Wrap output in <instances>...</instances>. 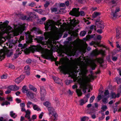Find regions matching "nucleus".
Wrapping results in <instances>:
<instances>
[{
	"instance_id": "obj_1",
	"label": "nucleus",
	"mask_w": 121,
	"mask_h": 121,
	"mask_svg": "<svg viewBox=\"0 0 121 121\" xmlns=\"http://www.w3.org/2000/svg\"><path fill=\"white\" fill-rule=\"evenodd\" d=\"M96 61L99 62L98 59L92 60L82 67L80 70V72L79 73L80 76L78 77H77L76 74L78 73V71H77V65H78L79 63L82 61L80 58L79 59L77 62L75 63V67H73V69H71L65 65L61 61H57L55 63L57 65L58 64H61V65L59 67L60 71L65 74H69V76L73 78L74 81H77L80 85L81 89L82 90L84 93H85L87 89H89L88 92L90 91V89H91L92 86L89 82L94 78L93 76L92 75H89L88 76L86 75V74L88 72L87 66L88 65L90 66L92 70H94L96 66L95 62Z\"/></svg>"
},
{
	"instance_id": "obj_2",
	"label": "nucleus",
	"mask_w": 121,
	"mask_h": 121,
	"mask_svg": "<svg viewBox=\"0 0 121 121\" xmlns=\"http://www.w3.org/2000/svg\"><path fill=\"white\" fill-rule=\"evenodd\" d=\"M79 21L77 20L75 18L73 19H70V24L68 27L67 30H61L59 29L58 28L56 27L55 25L49 20L46 23H44L45 25V30H78L79 29H76L75 26L77 24L79 23Z\"/></svg>"
},
{
	"instance_id": "obj_3",
	"label": "nucleus",
	"mask_w": 121,
	"mask_h": 121,
	"mask_svg": "<svg viewBox=\"0 0 121 121\" xmlns=\"http://www.w3.org/2000/svg\"><path fill=\"white\" fill-rule=\"evenodd\" d=\"M59 32H48L45 33L44 35L45 36V39H48L47 41L44 42L41 41L39 42L42 45H49L50 47H52V43H54L55 40L58 39L59 35Z\"/></svg>"
},
{
	"instance_id": "obj_4",
	"label": "nucleus",
	"mask_w": 121,
	"mask_h": 121,
	"mask_svg": "<svg viewBox=\"0 0 121 121\" xmlns=\"http://www.w3.org/2000/svg\"><path fill=\"white\" fill-rule=\"evenodd\" d=\"M9 22L7 20H5L3 22H0V30H25L26 29L25 26L26 24H24L21 25H13V28L10 25H9Z\"/></svg>"
},
{
	"instance_id": "obj_5",
	"label": "nucleus",
	"mask_w": 121,
	"mask_h": 121,
	"mask_svg": "<svg viewBox=\"0 0 121 121\" xmlns=\"http://www.w3.org/2000/svg\"><path fill=\"white\" fill-rule=\"evenodd\" d=\"M35 48L37 51L41 52L46 58H50L51 57L52 52L50 50L43 48L40 45H38L35 47Z\"/></svg>"
},
{
	"instance_id": "obj_6",
	"label": "nucleus",
	"mask_w": 121,
	"mask_h": 121,
	"mask_svg": "<svg viewBox=\"0 0 121 121\" xmlns=\"http://www.w3.org/2000/svg\"><path fill=\"white\" fill-rule=\"evenodd\" d=\"M43 105L47 107H48V109L49 112V115L51 117V118L52 119L53 117V120H56L57 116V114L55 112L54 108L52 107H49L50 105V103L46 101L43 103Z\"/></svg>"
},
{
	"instance_id": "obj_7",
	"label": "nucleus",
	"mask_w": 121,
	"mask_h": 121,
	"mask_svg": "<svg viewBox=\"0 0 121 121\" xmlns=\"http://www.w3.org/2000/svg\"><path fill=\"white\" fill-rule=\"evenodd\" d=\"M13 53V51L9 50L6 48L1 50H0V60H1L3 59L5 55L9 57Z\"/></svg>"
},
{
	"instance_id": "obj_8",
	"label": "nucleus",
	"mask_w": 121,
	"mask_h": 121,
	"mask_svg": "<svg viewBox=\"0 0 121 121\" xmlns=\"http://www.w3.org/2000/svg\"><path fill=\"white\" fill-rule=\"evenodd\" d=\"M79 8H74L70 12L69 14L76 17H78L80 15L81 16H84L85 14L84 12L82 11H81L80 12H79Z\"/></svg>"
},
{
	"instance_id": "obj_9",
	"label": "nucleus",
	"mask_w": 121,
	"mask_h": 121,
	"mask_svg": "<svg viewBox=\"0 0 121 121\" xmlns=\"http://www.w3.org/2000/svg\"><path fill=\"white\" fill-rule=\"evenodd\" d=\"M29 17H27L26 20L28 21L32 20V19L37 20L39 18L38 16L34 12H30L28 14Z\"/></svg>"
},
{
	"instance_id": "obj_10",
	"label": "nucleus",
	"mask_w": 121,
	"mask_h": 121,
	"mask_svg": "<svg viewBox=\"0 0 121 121\" xmlns=\"http://www.w3.org/2000/svg\"><path fill=\"white\" fill-rule=\"evenodd\" d=\"M95 24L96 27L97 28H100V29H97V30H102L103 29L104 26L102 21H100L99 19H97L95 21Z\"/></svg>"
},
{
	"instance_id": "obj_11",
	"label": "nucleus",
	"mask_w": 121,
	"mask_h": 121,
	"mask_svg": "<svg viewBox=\"0 0 121 121\" xmlns=\"http://www.w3.org/2000/svg\"><path fill=\"white\" fill-rule=\"evenodd\" d=\"M105 51L102 50L98 51L96 49L93 51L91 53V54L92 56H95L99 54H100L103 56L105 55Z\"/></svg>"
},
{
	"instance_id": "obj_12",
	"label": "nucleus",
	"mask_w": 121,
	"mask_h": 121,
	"mask_svg": "<svg viewBox=\"0 0 121 121\" xmlns=\"http://www.w3.org/2000/svg\"><path fill=\"white\" fill-rule=\"evenodd\" d=\"M30 31H28L25 33L26 35V39L28 40L29 43H31L32 41V38L33 36L31 34V33Z\"/></svg>"
},
{
	"instance_id": "obj_13",
	"label": "nucleus",
	"mask_w": 121,
	"mask_h": 121,
	"mask_svg": "<svg viewBox=\"0 0 121 121\" xmlns=\"http://www.w3.org/2000/svg\"><path fill=\"white\" fill-rule=\"evenodd\" d=\"M40 92L41 96V100L43 101L44 99L43 97L45 96L46 94V91L43 87L42 86L40 87Z\"/></svg>"
},
{
	"instance_id": "obj_14",
	"label": "nucleus",
	"mask_w": 121,
	"mask_h": 121,
	"mask_svg": "<svg viewBox=\"0 0 121 121\" xmlns=\"http://www.w3.org/2000/svg\"><path fill=\"white\" fill-rule=\"evenodd\" d=\"M118 93L116 95L115 93L114 92H112L110 94V96L111 98L115 99L116 98H118L120 95L119 93L121 92V90L120 91V89L118 90Z\"/></svg>"
},
{
	"instance_id": "obj_15",
	"label": "nucleus",
	"mask_w": 121,
	"mask_h": 121,
	"mask_svg": "<svg viewBox=\"0 0 121 121\" xmlns=\"http://www.w3.org/2000/svg\"><path fill=\"white\" fill-rule=\"evenodd\" d=\"M109 92L108 90H107L105 91L104 93V98L102 99L104 103L107 102V99L109 98V96L108 95Z\"/></svg>"
},
{
	"instance_id": "obj_16",
	"label": "nucleus",
	"mask_w": 121,
	"mask_h": 121,
	"mask_svg": "<svg viewBox=\"0 0 121 121\" xmlns=\"http://www.w3.org/2000/svg\"><path fill=\"white\" fill-rule=\"evenodd\" d=\"M24 75H21L19 77L15 79V82L17 83L18 84L24 79Z\"/></svg>"
},
{
	"instance_id": "obj_17",
	"label": "nucleus",
	"mask_w": 121,
	"mask_h": 121,
	"mask_svg": "<svg viewBox=\"0 0 121 121\" xmlns=\"http://www.w3.org/2000/svg\"><path fill=\"white\" fill-rule=\"evenodd\" d=\"M87 102V99H86L85 98L79 100V104L81 105H83Z\"/></svg>"
},
{
	"instance_id": "obj_18",
	"label": "nucleus",
	"mask_w": 121,
	"mask_h": 121,
	"mask_svg": "<svg viewBox=\"0 0 121 121\" xmlns=\"http://www.w3.org/2000/svg\"><path fill=\"white\" fill-rule=\"evenodd\" d=\"M120 11V9L118 8L117 7L115 11V12H112V15L113 17H117V12H118Z\"/></svg>"
},
{
	"instance_id": "obj_19",
	"label": "nucleus",
	"mask_w": 121,
	"mask_h": 121,
	"mask_svg": "<svg viewBox=\"0 0 121 121\" xmlns=\"http://www.w3.org/2000/svg\"><path fill=\"white\" fill-rule=\"evenodd\" d=\"M26 95L28 97L33 99L34 97V94L33 93L29 91L28 92L26 93Z\"/></svg>"
},
{
	"instance_id": "obj_20",
	"label": "nucleus",
	"mask_w": 121,
	"mask_h": 121,
	"mask_svg": "<svg viewBox=\"0 0 121 121\" xmlns=\"http://www.w3.org/2000/svg\"><path fill=\"white\" fill-rule=\"evenodd\" d=\"M24 69L25 72L26 74L27 75H29L30 73L29 71L30 69L29 66L28 65L24 67Z\"/></svg>"
},
{
	"instance_id": "obj_21",
	"label": "nucleus",
	"mask_w": 121,
	"mask_h": 121,
	"mask_svg": "<svg viewBox=\"0 0 121 121\" xmlns=\"http://www.w3.org/2000/svg\"><path fill=\"white\" fill-rule=\"evenodd\" d=\"M33 108L35 110L37 111H41V109H40L39 107L37 105L34 104L33 105Z\"/></svg>"
},
{
	"instance_id": "obj_22",
	"label": "nucleus",
	"mask_w": 121,
	"mask_h": 121,
	"mask_svg": "<svg viewBox=\"0 0 121 121\" xmlns=\"http://www.w3.org/2000/svg\"><path fill=\"white\" fill-rule=\"evenodd\" d=\"M53 79L54 80L55 82L58 83H59L61 82V80L60 79H59L58 77H53Z\"/></svg>"
},
{
	"instance_id": "obj_23",
	"label": "nucleus",
	"mask_w": 121,
	"mask_h": 121,
	"mask_svg": "<svg viewBox=\"0 0 121 121\" xmlns=\"http://www.w3.org/2000/svg\"><path fill=\"white\" fill-rule=\"evenodd\" d=\"M22 91L23 93H26L29 91L28 90V89L27 88L26 86H23L22 88Z\"/></svg>"
},
{
	"instance_id": "obj_24",
	"label": "nucleus",
	"mask_w": 121,
	"mask_h": 121,
	"mask_svg": "<svg viewBox=\"0 0 121 121\" xmlns=\"http://www.w3.org/2000/svg\"><path fill=\"white\" fill-rule=\"evenodd\" d=\"M30 112L29 110H27L26 111V115L25 116L28 119H29L30 118Z\"/></svg>"
},
{
	"instance_id": "obj_25",
	"label": "nucleus",
	"mask_w": 121,
	"mask_h": 121,
	"mask_svg": "<svg viewBox=\"0 0 121 121\" xmlns=\"http://www.w3.org/2000/svg\"><path fill=\"white\" fill-rule=\"evenodd\" d=\"M10 115L11 117L14 118H15L17 116L15 113L13 111H11L10 112Z\"/></svg>"
},
{
	"instance_id": "obj_26",
	"label": "nucleus",
	"mask_w": 121,
	"mask_h": 121,
	"mask_svg": "<svg viewBox=\"0 0 121 121\" xmlns=\"http://www.w3.org/2000/svg\"><path fill=\"white\" fill-rule=\"evenodd\" d=\"M21 53H20L19 50H17L16 51V53L14 54V57L15 58H17L19 54Z\"/></svg>"
},
{
	"instance_id": "obj_27",
	"label": "nucleus",
	"mask_w": 121,
	"mask_h": 121,
	"mask_svg": "<svg viewBox=\"0 0 121 121\" xmlns=\"http://www.w3.org/2000/svg\"><path fill=\"white\" fill-rule=\"evenodd\" d=\"M100 13H99L95 12L93 14H92V17L93 18H95L97 16L100 15Z\"/></svg>"
},
{
	"instance_id": "obj_28",
	"label": "nucleus",
	"mask_w": 121,
	"mask_h": 121,
	"mask_svg": "<svg viewBox=\"0 0 121 121\" xmlns=\"http://www.w3.org/2000/svg\"><path fill=\"white\" fill-rule=\"evenodd\" d=\"M0 34L1 36H0V40L2 42L5 41L6 38L4 37L2 34Z\"/></svg>"
},
{
	"instance_id": "obj_29",
	"label": "nucleus",
	"mask_w": 121,
	"mask_h": 121,
	"mask_svg": "<svg viewBox=\"0 0 121 121\" xmlns=\"http://www.w3.org/2000/svg\"><path fill=\"white\" fill-rule=\"evenodd\" d=\"M29 87L30 89L36 92L37 91L36 89L32 85H30Z\"/></svg>"
},
{
	"instance_id": "obj_30",
	"label": "nucleus",
	"mask_w": 121,
	"mask_h": 121,
	"mask_svg": "<svg viewBox=\"0 0 121 121\" xmlns=\"http://www.w3.org/2000/svg\"><path fill=\"white\" fill-rule=\"evenodd\" d=\"M89 28L90 30H92L94 29V30H97V28L96 27V24L95 25H91L89 27Z\"/></svg>"
},
{
	"instance_id": "obj_31",
	"label": "nucleus",
	"mask_w": 121,
	"mask_h": 121,
	"mask_svg": "<svg viewBox=\"0 0 121 121\" xmlns=\"http://www.w3.org/2000/svg\"><path fill=\"white\" fill-rule=\"evenodd\" d=\"M76 91L78 96L81 95L82 94V93L81 90L79 89H77Z\"/></svg>"
},
{
	"instance_id": "obj_32",
	"label": "nucleus",
	"mask_w": 121,
	"mask_h": 121,
	"mask_svg": "<svg viewBox=\"0 0 121 121\" xmlns=\"http://www.w3.org/2000/svg\"><path fill=\"white\" fill-rule=\"evenodd\" d=\"M11 33L13 34V36H17L19 35V32H12L10 33L8 35H10L11 34Z\"/></svg>"
},
{
	"instance_id": "obj_33",
	"label": "nucleus",
	"mask_w": 121,
	"mask_h": 121,
	"mask_svg": "<svg viewBox=\"0 0 121 121\" xmlns=\"http://www.w3.org/2000/svg\"><path fill=\"white\" fill-rule=\"evenodd\" d=\"M36 5V3L34 2H32L31 3H29L28 6L31 7H33Z\"/></svg>"
},
{
	"instance_id": "obj_34",
	"label": "nucleus",
	"mask_w": 121,
	"mask_h": 121,
	"mask_svg": "<svg viewBox=\"0 0 121 121\" xmlns=\"http://www.w3.org/2000/svg\"><path fill=\"white\" fill-rule=\"evenodd\" d=\"M33 104H33V103L29 101L28 102L27 104V108H30V105H33Z\"/></svg>"
},
{
	"instance_id": "obj_35",
	"label": "nucleus",
	"mask_w": 121,
	"mask_h": 121,
	"mask_svg": "<svg viewBox=\"0 0 121 121\" xmlns=\"http://www.w3.org/2000/svg\"><path fill=\"white\" fill-rule=\"evenodd\" d=\"M30 49L28 48H26V49H24V52L26 54H27L29 53L30 51Z\"/></svg>"
},
{
	"instance_id": "obj_36",
	"label": "nucleus",
	"mask_w": 121,
	"mask_h": 121,
	"mask_svg": "<svg viewBox=\"0 0 121 121\" xmlns=\"http://www.w3.org/2000/svg\"><path fill=\"white\" fill-rule=\"evenodd\" d=\"M115 81L117 82L118 84H119L121 82V79L118 78H115Z\"/></svg>"
},
{
	"instance_id": "obj_37",
	"label": "nucleus",
	"mask_w": 121,
	"mask_h": 121,
	"mask_svg": "<svg viewBox=\"0 0 121 121\" xmlns=\"http://www.w3.org/2000/svg\"><path fill=\"white\" fill-rule=\"evenodd\" d=\"M86 33V31H82L80 33V35L81 36H83L85 35Z\"/></svg>"
},
{
	"instance_id": "obj_38",
	"label": "nucleus",
	"mask_w": 121,
	"mask_h": 121,
	"mask_svg": "<svg viewBox=\"0 0 121 121\" xmlns=\"http://www.w3.org/2000/svg\"><path fill=\"white\" fill-rule=\"evenodd\" d=\"M121 36V32H120V31H117V35H116V37L117 38H118V37L119 36Z\"/></svg>"
},
{
	"instance_id": "obj_39",
	"label": "nucleus",
	"mask_w": 121,
	"mask_h": 121,
	"mask_svg": "<svg viewBox=\"0 0 121 121\" xmlns=\"http://www.w3.org/2000/svg\"><path fill=\"white\" fill-rule=\"evenodd\" d=\"M88 119L89 118L88 117H84L82 118L81 119V121H85L86 120H88Z\"/></svg>"
},
{
	"instance_id": "obj_40",
	"label": "nucleus",
	"mask_w": 121,
	"mask_h": 121,
	"mask_svg": "<svg viewBox=\"0 0 121 121\" xmlns=\"http://www.w3.org/2000/svg\"><path fill=\"white\" fill-rule=\"evenodd\" d=\"M86 23V24L87 25H89L90 24L91 22H90L89 21L87 20L85 18H84L83 20Z\"/></svg>"
},
{
	"instance_id": "obj_41",
	"label": "nucleus",
	"mask_w": 121,
	"mask_h": 121,
	"mask_svg": "<svg viewBox=\"0 0 121 121\" xmlns=\"http://www.w3.org/2000/svg\"><path fill=\"white\" fill-rule=\"evenodd\" d=\"M10 104V103L7 101L4 102L1 104V105L2 106H3L4 105H8Z\"/></svg>"
},
{
	"instance_id": "obj_42",
	"label": "nucleus",
	"mask_w": 121,
	"mask_h": 121,
	"mask_svg": "<svg viewBox=\"0 0 121 121\" xmlns=\"http://www.w3.org/2000/svg\"><path fill=\"white\" fill-rule=\"evenodd\" d=\"M95 98V96H92L90 98V102L91 103L93 102V100Z\"/></svg>"
},
{
	"instance_id": "obj_43",
	"label": "nucleus",
	"mask_w": 121,
	"mask_h": 121,
	"mask_svg": "<svg viewBox=\"0 0 121 121\" xmlns=\"http://www.w3.org/2000/svg\"><path fill=\"white\" fill-rule=\"evenodd\" d=\"M87 45L86 43H84L83 47V52H84L85 51L86 49L87 48Z\"/></svg>"
},
{
	"instance_id": "obj_44",
	"label": "nucleus",
	"mask_w": 121,
	"mask_h": 121,
	"mask_svg": "<svg viewBox=\"0 0 121 121\" xmlns=\"http://www.w3.org/2000/svg\"><path fill=\"white\" fill-rule=\"evenodd\" d=\"M101 109L102 110H103V111H105L107 109V106L106 105L103 106L101 108Z\"/></svg>"
},
{
	"instance_id": "obj_45",
	"label": "nucleus",
	"mask_w": 121,
	"mask_h": 121,
	"mask_svg": "<svg viewBox=\"0 0 121 121\" xmlns=\"http://www.w3.org/2000/svg\"><path fill=\"white\" fill-rule=\"evenodd\" d=\"M14 86H10L8 87V88L10 90H14Z\"/></svg>"
},
{
	"instance_id": "obj_46",
	"label": "nucleus",
	"mask_w": 121,
	"mask_h": 121,
	"mask_svg": "<svg viewBox=\"0 0 121 121\" xmlns=\"http://www.w3.org/2000/svg\"><path fill=\"white\" fill-rule=\"evenodd\" d=\"M8 67L9 68L12 69H14L15 68V66L14 65H13L11 64H10L9 65Z\"/></svg>"
},
{
	"instance_id": "obj_47",
	"label": "nucleus",
	"mask_w": 121,
	"mask_h": 121,
	"mask_svg": "<svg viewBox=\"0 0 121 121\" xmlns=\"http://www.w3.org/2000/svg\"><path fill=\"white\" fill-rule=\"evenodd\" d=\"M37 21L38 23H39L41 24H42L43 23V21H42L41 19L39 20V19H38L37 20Z\"/></svg>"
},
{
	"instance_id": "obj_48",
	"label": "nucleus",
	"mask_w": 121,
	"mask_h": 121,
	"mask_svg": "<svg viewBox=\"0 0 121 121\" xmlns=\"http://www.w3.org/2000/svg\"><path fill=\"white\" fill-rule=\"evenodd\" d=\"M14 90L15 91L18 90L19 89V87L16 85L14 86Z\"/></svg>"
},
{
	"instance_id": "obj_49",
	"label": "nucleus",
	"mask_w": 121,
	"mask_h": 121,
	"mask_svg": "<svg viewBox=\"0 0 121 121\" xmlns=\"http://www.w3.org/2000/svg\"><path fill=\"white\" fill-rule=\"evenodd\" d=\"M51 10L52 12H56L57 11V9L56 8H51Z\"/></svg>"
},
{
	"instance_id": "obj_50",
	"label": "nucleus",
	"mask_w": 121,
	"mask_h": 121,
	"mask_svg": "<svg viewBox=\"0 0 121 121\" xmlns=\"http://www.w3.org/2000/svg\"><path fill=\"white\" fill-rule=\"evenodd\" d=\"M50 3L49 2H47L44 4V6L45 8H47L48 7V5Z\"/></svg>"
},
{
	"instance_id": "obj_51",
	"label": "nucleus",
	"mask_w": 121,
	"mask_h": 121,
	"mask_svg": "<svg viewBox=\"0 0 121 121\" xmlns=\"http://www.w3.org/2000/svg\"><path fill=\"white\" fill-rule=\"evenodd\" d=\"M27 17L26 16H24L22 17L21 19L23 20L27 19Z\"/></svg>"
},
{
	"instance_id": "obj_52",
	"label": "nucleus",
	"mask_w": 121,
	"mask_h": 121,
	"mask_svg": "<svg viewBox=\"0 0 121 121\" xmlns=\"http://www.w3.org/2000/svg\"><path fill=\"white\" fill-rule=\"evenodd\" d=\"M7 75H3L1 76V78L2 79H5L7 77Z\"/></svg>"
},
{
	"instance_id": "obj_53",
	"label": "nucleus",
	"mask_w": 121,
	"mask_h": 121,
	"mask_svg": "<svg viewBox=\"0 0 121 121\" xmlns=\"http://www.w3.org/2000/svg\"><path fill=\"white\" fill-rule=\"evenodd\" d=\"M7 99L10 101H12L13 99L12 97H7Z\"/></svg>"
},
{
	"instance_id": "obj_54",
	"label": "nucleus",
	"mask_w": 121,
	"mask_h": 121,
	"mask_svg": "<svg viewBox=\"0 0 121 121\" xmlns=\"http://www.w3.org/2000/svg\"><path fill=\"white\" fill-rule=\"evenodd\" d=\"M65 82L67 85L69 84L70 82V80H67L65 81Z\"/></svg>"
},
{
	"instance_id": "obj_55",
	"label": "nucleus",
	"mask_w": 121,
	"mask_h": 121,
	"mask_svg": "<svg viewBox=\"0 0 121 121\" xmlns=\"http://www.w3.org/2000/svg\"><path fill=\"white\" fill-rule=\"evenodd\" d=\"M11 92V90L8 89L5 92V93L6 94H8L10 93Z\"/></svg>"
},
{
	"instance_id": "obj_56",
	"label": "nucleus",
	"mask_w": 121,
	"mask_h": 121,
	"mask_svg": "<svg viewBox=\"0 0 121 121\" xmlns=\"http://www.w3.org/2000/svg\"><path fill=\"white\" fill-rule=\"evenodd\" d=\"M44 113L43 112H42L39 115V118L41 119Z\"/></svg>"
},
{
	"instance_id": "obj_57",
	"label": "nucleus",
	"mask_w": 121,
	"mask_h": 121,
	"mask_svg": "<svg viewBox=\"0 0 121 121\" xmlns=\"http://www.w3.org/2000/svg\"><path fill=\"white\" fill-rule=\"evenodd\" d=\"M0 121H7L6 119H4L3 117H1L0 118Z\"/></svg>"
},
{
	"instance_id": "obj_58",
	"label": "nucleus",
	"mask_w": 121,
	"mask_h": 121,
	"mask_svg": "<svg viewBox=\"0 0 121 121\" xmlns=\"http://www.w3.org/2000/svg\"><path fill=\"white\" fill-rule=\"evenodd\" d=\"M43 10L41 9H38V13L40 14H42L43 13Z\"/></svg>"
},
{
	"instance_id": "obj_59",
	"label": "nucleus",
	"mask_w": 121,
	"mask_h": 121,
	"mask_svg": "<svg viewBox=\"0 0 121 121\" xmlns=\"http://www.w3.org/2000/svg\"><path fill=\"white\" fill-rule=\"evenodd\" d=\"M20 106L22 108L23 107L25 106V104L24 103H22L20 104Z\"/></svg>"
},
{
	"instance_id": "obj_60",
	"label": "nucleus",
	"mask_w": 121,
	"mask_h": 121,
	"mask_svg": "<svg viewBox=\"0 0 121 121\" xmlns=\"http://www.w3.org/2000/svg\"><path fill=\"white\" fill-rule=\"evenodd\" d=\"M90 97V94H88L85 96L84 97V98H86V99H87V101H88V98H89Z\"/></svg>"
},
{
	"instance_id": "obj_61",
	"label": "nucleus",
	"mask_w": 121,
	"mask_h": 121,
	"mask_svg": "<svg viewBox=\"0 0 121 121\" xmlns=\"http://www.w3.org/2000/svg\"><path fill=\"white\" fill-rule=\"evenodd\" d=\"M60 6L63 7L65 6V4L64 3H61L60 4Z\"/></svg>"
},
{
	"instance_id": "obj_62",
	"label": "nucleus",
	"mask_w": 121,
	"mask_h": 121,
	"mask_svg": "<svg viewBox=\"0 0 121 121\" xmlns=\"http://www.w3.org/2000/svg\"><path fill=\"white\" fill-rule=\"evenodd\" d=\"M65 5L67 6H68L69 5V1L68 0L67 1L65 2Z\"/></svg>"
},
{
	"instance_id": "obj_63",
	"label": "nucleus",
	"mask_w": 121,
	"mask_h": 121,
	"mask_svg": "<svg viewBox=\"0 0 121 121\" xmlns=\"http://www.w3.org/2000/svg\"><path fill=\"white\" fill-rule=\"evenodd\" d=\"M102 38L101 36V35H97V39L98 40H100Z\"/></svg>"
},
{
	"instance_id": "obj_64",
	"label": "nucleus",
	"mask_w": 121,
	"mask_h": 121,
	"mask_svg": "<svg viewBox=\"0 0 121 121\" xmlns=\"http://www.w3.org/2000/svg\"><path fill=\"white\" fill-rule=\"evenodd\" d=\"M117 1V0H112L111 1V2L113 4H114L116 3Z\"/></svg>"
}]
</instances>
